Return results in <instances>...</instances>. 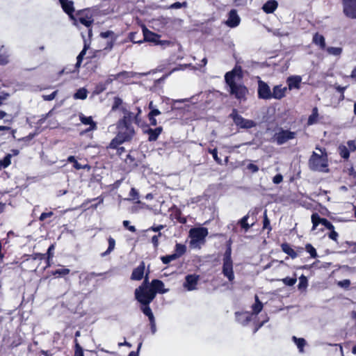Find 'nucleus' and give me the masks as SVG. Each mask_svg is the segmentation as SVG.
Returning <instances> with one entry per match:
<instances>
[{
    "label": "nucleus",
    "mask_w": 356,
    "mask_h": 356,
    "mask_svg": "<svg viewBox=\"0 0 356 356\" xmlns=\"http://www.w3.org/2000/svg\"><path fill=\"white\" fill-rule=\"evenodd\" d=\"M243 78L241 67H235L233 70L226 73L225 79L229 88V92L238 100H245L248 93L247 88L239 82Z\"/></svg>",
    "instance_id": "f257e3e1"
},
{
    "label": "nucleus",
    "mask_w": 356,
    "mask_h": 356,
    "mask_svg": "<svg viewBox=\"0 0 356 356\" xmlns=\"http://www.w3.org/2000/svg\"><path fill=\"white\" fill-rule=\"evenodd\" d=\"M130 119L131 113H129L127 115H124V118L119 122L118 134L117 136L111 140L110 143L111 148H116L119 145L131 140L134 136L135 131L130 124Z\"/></svg>",
    "instance_id": "f03ea898"
},
{
    "label": "nucleus",
    "mask_w": 356,
    "mask_h": 356,
    "mask_svg": "<svg viewBox=\"0 0 356 356\" xmlns=\"http://www.w3.org/2000/svg\"><path fill=\"white\" fill-rule=\"evenodd\" d=\"M309 168L316 171L327 172V158L325 150L316 148L309 161Z\"/></svg>",
    "instance_id": "7ed1b4c3"
},
{
    "label": "nucleus",
    "mask_w": 356,
    "mask_h": 356,
    "mask_svg": "<svg viewBox=\"0 0 356 356\" xmlns=\"http://www.w3.org/2000/svg\"><path fill=\"white\" fill-rule=\"evenodd\" d=\"M208 234V229L206 227H200L191 229L188 234L190 248L192 249H200L205 243L206 237Z\"/></svg>",
    "instance_id": "20e7f679"
},
{
    "label": "nucleus",
    "mask_w": 356,
    "mask_h": 356,
    "mask_svg": "<svg viewBox=\"0 0 356 356\" xmlns=\"http://www.w3.org/2000/svg\"><path fill=\"white\" fill-rule=\"evenodd\" d=\"M136 299L143 305H148L155 298V291L151 288L139 286L135 290Z\"/></svg>",
    "instance_id": "39448f33"
},
{
    "label": "nucleus",
    "mask_w": 356,
    "mask_h": 356,
    "mask_svg": "<svg viewBox=\"0 0 356 356\" xmlns=\"http://www.w3.org/2000/svg\"><path fill=\"white\" fill-rule=\"evenodd\" d=\"M222 273L229 280L232 282L234 279V274L233 271V263L231 258V248H229L223 258Z\"/></svg>",
    "instance_id": "423d86ee"
},
{
    "label": "nucleus",
    "mask_w": 356,
    "mask_h": 356,
    "mask_svg": "<svg viewBox=\"0 0 356 356\" xmlns=\"http://www.w3.org/2000/svg\"><path fill=\"white\" fill-rule=\"evenodd\" d=\"M143 33L144 36L143 41L150 42L161 46H169L171 44L168 40H161L159 35L149 31L145 26H143Z\"/></svg>",
    "instance_id": "0eeeda50"
},
{
    "label": "nucleus",
    "mask_w": 356,
    "mask_h": 356,
    "mask_svg": "<svg viewBox=\"0 0 356 356\" xmlns=\"http://www.w3.org/2000/svg\"><path fill=\"white\" fill-rule=\"evenodd\" d=\"M231 117L232 118L235 124L239 128L250 129L256 125V123L254 121L243 118L242 116L238 115L235 110L232 113Z\"/></svg>",
    "instance_id": "6e6552de"
},
{
    "label": "nucleus",
    "mask_w": 356,
    "mask_h": 356,
    "mask_svg": "<svg viewBox=\"0 0 356 356\" xmlns=\"http://www.w3.org/2000/svg\"><path fill=\"white\" fill-rule=\"evenodd\" d=\"M343 11L348 17L356 19V0H343Z\"/></svg>",
    "instance_id": "1a4fd4ad"
},
{
    "label": "nucleus",
    "mask_w": 356,
    "mask_h": 356,
    "mask_svg": "<svg viewBox=\"0 0 356 356\" xmlns=\"http://www.w3.org/2000/svg\"><path fill=\"white\" fill-rule=\"evenodd\" d=\"M258 95L259 97L261 99H271V91L270 87L265 82L261 81H259Z\"/></svg>",
    "instance_id": "9d476101"
},
{
    "label": "nucleus",
    "mask_w": 356,
    "mask_h": 356,
    "mask_svg": "<svg viewBox=\"0 0 356 356\" xmlns=\"http://www.w3.org/2000/svg\"><path fill=\"white\" fill-rule=\"evenodd\" d=\"M296 134L289 131H281L275 135V140L280 145L295 138Z\"/></svg>",
    "instance_id": "9b49d317"
},
{
    "label": "nucleus",
    "mask_w": 356,
    "mask_h": 356,
    "mask_svg": "<svg viewBox=\"0 0 356 356\" xmlns=\"http://www.w3.org/2000/svg\"><path fill=\"white\" fill-rule=\"evenodd\" d=\"M199 280V276L195 275H188L185 278V282L183 286L187 291H193L196 289V286Z\"/></svg>",
    "instance_id": "f8f14e48"
},
{
    "label": "nucleus",
    "mask_w": 356,
    "mask_h": 356,
    "mask_svg": "<svg viewBox=\"0 0 356 356\" xmlns=\"http://www.w3.org/2000/svg\"><path fill=\"white\" fill-rule=\"evenodd\" d=\"M302 82V78L300 76H289L286 79V83L288 85L287 90H293L296 89L299 90L300 88V85Z\"/></svg>",
    "instance_id": "ddd939ff"
},
{
    "label": "nucleus",
    "mask_w": 356,
    "mask_h": 356,
    "mask_svg": "<svg viewBox=\"0 0 356 356\" xmlns=\"http://www.w3.org/2000/svg\"><path fill=\"white\" fill-rule=\"evenodd\" d=\"M287 92L286 87H282V86H275L273 88V92H271V99H281L284 97H285Z\"/></svg>",
    "instance_id": "4468645a"
},
{
    "label": "nucleus",
    "mask_w": 356,
    "mask_h": 356,
    "mask_svg": "<svg viewBox=\"0 0 356 356\" xmlns=\"http://www.w3.org/2000/svg\"><path fill=\"white\" fill-rule=\"evenodd\" d=\"M240 17L235 10H232L229 13V17L226 24L229 27H236L240 23Z\"/></svg>",
    "instance_id": "2eb2a0df"
},
{
    "label": "nucleus",
    "mask_w": 356,
    "mask_h": 356,
    "mask_svg": "<svg viewBox=\"0 0 356 356\" xmlns=\"http://www.w3.org/2000/svg\"><path fill=\"white\" fill-rule=\"evenodd\" d=\"M151 289H153V291H155V294L156 293H165L168 291V289L164 287L163 282L159 280H153L152 281Z\"/></svg>",
    "instance_id": "dca6fc26"
},
{
    "label": "nucleus",
    "mask_w": 356,
    "mask_h": 356,
    "mask_svg": "<svg viewBox=\"0 0 356 356\" xmlns=\"http://www.w3.org/2000/svg\"><path fill=\"white\" fill-rule=\"evenodd\" d=\"M145 268L144 262H141L140 264L133 270L131 279L133 280H140L143 277Z\"/></svg>",
    "instance_id": "f3484780"
},
{
    "label": "nucleus",
    "mask_w": 356,
    "mask_h": 356,
    "mask_svg": "<svg viewBox=\"0 0 356 356\" xmlns=\"http://www.w3.org/2000/svg\"><path fill=\"white\" fill-rule=\"evenodd\" d=\"M79 119L82 124L90 126L89 128L87 129V131H92L97 129L96 123L93 121L92 117H87L83 114H81L79 115Z\"/></svg>",
    "instance_id": "a211bd4d"
},
{
    "label": "nucleus",
    "mask_w": 356,
    "mask_h": 356,
    "mask_svg": "<svg viewBox=\"0 0 356 356\" xmlns=\"http://www.w3.org/2000/svg\"><path fill=\"white\" fill-rule=\"evenodd\" d=\"M278 3L275 0H269L266 1L262 6L263 10L267 13H273L277 8Z\"/></svg>",
    "instance_id": "6ab92c4d"
},
{
    "label": "nucleus",
    "mask_w": 356,
    "mask_h": 356,
    "mask_svg": "<svg viewBox=\"0 0 356 356\" xmlns=\"http://www.w3.org/2000/svg\"><path fill=\"white\" fill-rule=\"evenodd\" d=\"M162 131V127H159L154 129H148L145 132L149 135L148 139L149 141H155L161 134Z\"/></svg>",
    "instance_id": "aec40b11"
},
{
    "label": "nucleus",
    "mask_w": 356,
    "mask_h": 356,
    "mask_svg": "<svg viewBox=\"0 0 356 356\" xmlns=\"http://www.w3.org/2000/svg\"><path fill=\"white\" fill-rule=\"evenodd\" d=\"M60 1L64 11L72 18V15L74 11L73 2L68 0H60Z\"/></svg>",
    "instance_id": "412c9836"
},
{
    "label": "nucleus",
    "mask_w": 356,
    "mask_h": 356,
    "mask_svg": "<svg viewBox=\"0 0 356 356\" xmlns=\"http://www.w3.org/2000/svg\"><path fill=\"white\" fill-rule=\"evenodd\" d=\"M313 42L322 49L325 48V38L322 35L316 33L313 37Z\"/></svg>",
    "instance_id": "4be33fe9"
},
{
    "label": "nucleus",
    "mask_w": 356,
    "mask_h": 356,
    "mask_svg": "<svg viewBox=\"0 0 356 356\" xmlns=\"http://www.w3.org/2000/svg\"><path fill=\"white\" fill-rule=\"evenodd\" d=\"M255 302L252 306V313L254 314H259L263 309V304L262 302L259 300V298L257 296H255L254 297Z\"/></svg>",
    "instance_id": "5701e85b"
},
{
    "label": "nucleus",
    "mask_w": 356,
    "mask_h": 356,
    "mask_svg": "<svg viewBox=\"0 0 356 356\" xmlns=\"http://www.w3.org/2000/svg\"><path fill=\"white\" fill-rule=\"evenodd\" d=\"M318 118V111L316 107L314 108L312 114L309 116L307 120L308 125H312L317 122Z\"/></svg>",
    "instance_id": "b1692460"
},
{
    "label": "nucleus",
    "mask_w": 356,
    "mask_h": 356,
    "mask_svg": "<svg viewBox=\"0 0 356 356\" xmlns=\"http://www.w3.org/2000/svg\"><path fill=\"white\" fill-rule=\"evenodd\" d=\"M186 247L185 245L181 244V243H177L175 245V255H176V257L178 258V257H181V255H183L186 252Z\"/></svg>",
    "instance_id": "393cba45"
},
{
    "label": "nucleus",
    "mask_w": 356,
    "mask_h": 356,
    "mask_svg": "<svg viewBox=\"0 0 356 356\" xmlns=\"http://www.w3.org/2000/svg\"><path fill=\"white\" fill-rule=\"evenodd\" d=\"M292 339L299 348L300 352L302 353L303 348L306 344L305 340L303 338H297L296 337H293Z\"/></svg>",
    "instance_id": "a878e982"
},
{
    "label": "nucleus",
    "mask_w": 356,
    "mask_h": 356,
    "mask_svg": "<svg viewBox=\"0 0 356 356\" xmlns=\"http://www.w3.org/2000/svg\"><path fill=\"white\" fill-rule=\"evenodd\" d=\"M282 250L291 256L292 258H296L297 257V253L287 244L282 245Z\"/></svg>",
    "instance_id": "bb28decb"
},
{
    "label": "nucleus",
    "mask_w": 356,
    "mask_h": 356,
    "mask_svg": "<svg viewBox=\"0 0 356 356\" xmlns=\"http://www.w3.org/2000/svg\"><path fill=\"white\" fill-rule=\"evenodd\" d=\"M142 311L144 314L148 316L151 323H153L154 321V317L150 307L148 305H144L142 307Z\"/></svg>",
    "instance_id": "cd10ccee"
},
{
    "label": "nucleus",
    "mask_w": 356,
    "mask_h": 356,
    "mask_svg": "<svg viewBox=\"0 0 356 356\" xmlns=\"http://www.w3.org/2000/svg\"><path fill=\"white\" fill-rule=\"evenodd\" d=\"M323 218H321L317 213H314L312 216V222L313 224L312 229H316V227L321 223Z\"/></svg>",
    "instance_id": "c85d7f7f"
},
{
    "label": "nucleus",
    "mask_w": 356,
    "mask_h": 356,
    "mask_svg": "<svg viewBox=\"0 0 356 356\" xmlns=\"http://www.w3.org/2000/svg\"><path fill=\"white\" fill-rule=\"evenodd\" d=\"M87 95V90L85 88H81L74 94V97L75 99H85Z\"/></svg>",
    "instance_id": "c756f323"
},
{
    "label": "nucleus",
    "mask_w": 356,
    "mask_h": 356,
    "mask_svg": "<svg viewBox=\"0 0 356 356\" xmlns=\"http://www.w3.org/2000/svg\"><path fill=\"white\" fill-rule=\"evenodd\" d=\"M327 51L330 55L338 56L342 53V48L331 47L327 48Z\"/></svg>",
    "instance_id": "7c9ffc66"
},
{
    "label": "nucleus",
    "mask_w": 356,
    "mask_h": 356,
    "mask_svg": "<svg viewBox=\"0 0 356 356\" xmlns=\"http://www.w3.org/2000/svg\"><path fill=\"white\" fill-rule=\"evenodd\" d=\"M11 154H7L3 160L0 161V169L8 167L11 163Z\"/></svg>",
    "instance_id": "2f4dec72"
},
{
    "label": "nucleus",
    "mask_w": 356,
    "mask_h": 356,
    "mask_svg": "<svg viewBox=\"0 0 356 356\" xmlns=\"http://www.w3.org/2000/svg\"><path fill=\"white\" fill-rule=\"evenodd\" d=\"M306 251L310 254V256L313 258L317 257L318 254L316 249L309 243L305 245Z\"/></svg>",
    "instance_id": "473e14b6"
},
{
    "label": "nucleus",
    "mask_w": 356,
    "mask_h": 356,
    "mask_svg": "<svg viewBox=\"0 0 356 356\" xmlns=\"http://www.w3.org/2000/svg\"><path fill=\"white\" fill-rule=\"evenodd\" d=\"M249 216L247 215V216H245L243 218H242L241 219V220L239 221V223L241 225V226L242 227V228H243L245 231H247L253 224H252L251 225H250L248 223V219Z\"/></svg>",
    "instance_id": "72a5a7b5"
},
{
    "label": "nucleus",
    "mask_w": 356,
    "mask_h": 356,
    "mask_svg": "<svg viewBox=\"0 0 356 356\" xmlns=\"http://www.w3.org/2000/svg\"><path fill=\"white\" fill-rule=\"evenodd\" d=\"M79 21L80 22V23L85 25L86 26H90L92 22V18L88 16H86V17L81 16L79 18Z\"/></svg>",
    "instance_id": "f704fd0d"
},
{
    "label": "nucleus",
    "mask_w": 356,
    "mask_h": 356,
    "mask_svg": "<svg viewBox=\"0 0 356 356\" xmlns=\"http://www.w3.org/2000/svg\"><path fill=\"white\" fill-rule=\"evenodd\" d=\"M13 118L14 117L12 115L8 114L5 111L0 110V119L6 118L4 121L10 122L13 121Z\"/></svg>",
    "instance_id": "c9c22d12"
},
{
    "label": "nucleus",
    "mask_w": 356,
    "mask_h": 356,
    "mask_svg": "<svg viewBox=\"0 0 356 356\" xmlns=\"http://www.w3.org/2000/svg\"><path fill=\"white\" fill-rule=\"evenodd\" d=\"M339 153L340 155L344 158L348 159L349 156V150H348L347 147L346 146H340L339 148Z\"/></svg>",
    "instance_id": "e433bc0d"
},
{
    "label": "nucleus",
    "mask_w": 356,
    "mask_h": 356,
    "mask_svg": "<svg viewBox=\"0 0 356 356\" xmlns=\"http://www.w3.org/2000/svg\"><path fill=\"white\" fill-rule=\"evenodd\" d=\"M86 47L85 46L83 49L80 52V54L78 55L76 59H77V62H76V67H79L82 62V60H83V58L84 56V55L86 54Z\"/></svg>",
    "instance_id": "4c0bfd02"
},
{
    "label": "nucleus",
    "mask_w": 356,
    "mask_h": 356,
    "mask_svg": "<svg viewBox=\"0 0 356 356\" xmlns=\"http://www.w3.org/2000/svg\"><path fill=\"white\" fill-rule=\"evenodd\" d=\"M296 278L285 277L282 280V282L287 286H293L296 283Z\"/></svg>",
    "instance_id": "58836bf2"
},
{
    "label": "nucleus",
    "mask_w": 356,
    "mask_h": 356,
    "mask_svg": "<svg viewBox=\"0 0 356 356\" xmlns=\"http://www.w3.org/2000/svg\"><path fill=\"white\" fill-rule=\"evenodd\" d=\"M300 282L298 287L299 289H305L307 286V277L304 275H301L299 278Z\"/></svg>",
    "instance_id": "ea45409f"
},
{
    "label": "nucleus",
    "mask_w": 356,
    "mask_h": 356,
    "mask_svg": "<svg viewBox=\"0 0 356 356\" xmlns=\"http://www.w3.org/2000/svg\"><path fill=\"white\" fill-rule=\"evenodd\" d=\"M177 258V257H176V255H175V254H172L171 255L162 257L161 260L164 264H166L170 263L171 261L176 259Z\"/></svg>",
    "instance_id": "a19ab883"
},
{
    "label": "nucleus",
    "mask_w": 356,
    "mask_h": 356,
    "mask_svg": "<svg viewBox=\"0 0 356 356\" xmlns=\"http://www.w3.org/2000/svg\"><path fill=\"white\" fill-rule=\"evenodd\" d=\"M115 245V240L112 238H108V248L107 251L104 254L110 253L114 249Z\"/></svg>",
    "instance_id": "79ce46f5"
},
{
    "label": "nucleus",
    "mask_w": 356,
    "mask_h": 356,
    "mask_svg": "<svg viewBox=\"0 0 356 356\" xmlns=\"http://www.w3.org/2000/svg\"><path fill=\"white\" fill-rule=\"evenodd\" d=\"M35 134H30L26 137L18 139L19 142H24L26 145L34 138Z\"/></svg>",
    "instance_id": "37998d69"
},
{
    "label": "nucleus",
    "mask_w": 356,
    "mask_h": 356,
    "mask_svg": "<svg viewBox=\"0 0 356 356\" xmlns=\"http://www.w3.org/2000/svg\"><path fill=\"white\" fill-rule=\"evenodd\" d=\"M321 225H324L327 229L330 230H332L334 229V226L332 224H331L327 219L323 218V220H321Z\"/></svg>",
    "instance_id": "c03bdc74"
},
{
    "label": "nucleus",
    "mask_w": 356,
    "mask_h": 356,
    "mask_svg": "<svg viewBox=\"0 0 356 356\" xmlns=\"http://www.w3.org/2000/svg\"><path fill=\"white\" fill-rule=\"evenodd\" d=\"M70 273V270L68 268H61L56 270L54 272V275H67Z\"/></svg>",
    "instance_id": "a18cd8bd"
},
{
    "label": "nucleus",
    "mask_w": 356,
    "mask_h": 356,
    "mask_svg": "<svg viewBox=\"0 0 356 356\" xmlns=\"http://www.w3.org/2000/svg\"><path fill=\"white\" fill-rule=\"evenodd\" d=\"M1 51V50H0ZM8 61V56L5 54L0 52V64H5L7 63Z\"/></svg>",
    "instance_id": "49530a36"
},
{
    "label": "nucleus",
    "mask_w": 356,
    "mask_h": 356,
    "mask_svg": "<svg viewBox=\"0 0 356 356\" xmlns=\"http://www.w3.org/2000/svg\"><path fill=\"white\" fill-rule=\"evenodd\" d=\"M337 284L341 287L348 288L350 284V282L349 280H343L338 282Z\"/></svg>",
    "instance_id": "de8ad7c7"
},
{
    "label": "nucleus",
    "mask_w": 356,
    "mask_h": 356,
    "mask_svg": "<svg viewBox=\"0 0 356 356\" xmlns=\"http://www.w3.org/2000/svg\"><path fill=\"white\" fill-rule=\"evenodd\" d=\"M283 181V177L282 175L280 174H278V175H276L273 178V181L274 184H278L280 183H281L282 181Z\"/></svg>",
    "instance_id": "09e8293b"
},
{
    "label": "nucleus",
    "mask_w": 356,
    "mask_h": 356,
    "mask_svg": "<svg viewBox=\"0 0 356 356\" xmlns=\"http://www.w3.org/2000/svg\"><path fill=\"white\" fill-rule=\"evenodd\" d=\"M209 152L212 154V156L216 161H217L219 163L221 162V160L218 156L216 149H209Z\"/></svg>",
    "instance_id": "8fccbe9b"
},
{
    "label": "nucleus",
    "mask_w": 356,
    "mask_h": 356,
    "mask_svg": "<svg viewBox=\"0 0 356 356\" xmlns=\"http://www.w3.org/2000/svg\"><path fill=\"white\" fill-rule=\"evenodd\" d=\"M56 93H57V92L54 91L52 93H51L50 95H43L42 97L46 101H51L56 97Z\"/></svg>",
    "instance_id": "3c124183"
},
{
    "label": "nucleus",
    "mask_w": 356,
    "mask_h": 356,
    "mask_svg": "<svg viewBox=\"0 0 356 356\" xmlns=\"http://www.w3.org/2000/svg\"><path fill=\"white\" fill-rule=\"evenodd\" d=\"M129 195L133 200H136L138 198V193L134 188L131 189Z\"/></svg>",
    "instance_id": "603ef678"
},
{
    "label": "nucleus",
    "mask_w": 356,
    "mask_h": 356,
    "mask_svg": "<svg viewBox=\"0 0 356 356\" xmlns=\"http://www.w3.org/2000/svg\"><path fill=\"white\" fill-rule=\"evenodd\" d=\"M335 88L337 91H339V92L341 93V97L340 99H344V95H343V92L344 90H346V86H344V87H342L341 86H335Z\"/></svg>",
    "instance_id": "864d4df0"
},
{
    "label": "nucleus",
    "mask_w": 356,
    "mask_h": 356,
    "mask_svg": "<svg viewBox=\"0 0 356 356\" xmlns=\"http://www.w3.org/2000/svg\"><path fill=\"white\" fill-rule=\"evenodd\" d=\"M330 231H331V232L329 234L330 238H331L332 240H333L334 241H337V238H338V233L337 232H335L334 230V229Z\"/></svg>",
    "instance_id": "5fc2aeb1"
},
{
    "label": "nucleus",
    "mask_w": 356,
    "mask_h": 356,
    "mask_svg": "<svg viewBox=\"0 0 356 356\" xmlns=\"http://www.w3.org/2000/svg\"><path fill=\"white\" fill-rule=\"evenodd\" d=\"M75 356H84L83 350L79 344L76 345Z\"/></svg>",
    "instance_id": "6e6d98bb"
},
{
    "label": "nucleus",
    "mask_w": 356,
    "mask_h": 356,
    "mask_svg": "<svg viewBox=\"0 0 356 356\" xmlns=\"http://www.w3.org/2000/svg\"><path fill=\"white\" fill-rule=\"evenodd\" d=\"M129 221L128 220H124L123 225L125 227H127L129 231L134 232H136V228L134 226H129Z\"/></svg>",
    "instance_id": "4d7b16f0"
},
{
    "label": "nucleus",
    "mask_w": 356,
    "mask_h": 356,
    "mask_svg": "<svg viewBox=\"0 0 356 356\" xmlns=\"http://www.w3.org/2000/svg\"><path fill=\"white\" fill-rule=\"evenodd\" d=\"M8 94H1L0 95V106L5 104L6 101L7 100L8 97Z\"/></svg>",
    "instance_id": "13d9d810"
},
{
    "label": "nucleus",
    "mask_w": 356,
    "mask_h": 356,
    "mask_svg": "<svg viewBox=\"0 0 356 356\" xmlns=\"http://www.w3.org/2000/svg\"><path fill=\"white\" fill-rule=\"evenodd\" d=\"M161 235V233H159V234L158 236H154L152 238V243L154 244V246L155 248H157L158 245H159V237Z\"/></svg>",
    "instance_id": "bf43d9fd"
},
{
    "label": "nucleus",
    "mask_w": 356,
    "mask_h": 356,
    "mask_svg": "<svg viewBox=\"0 0 356 356\" xmlns=\"http://www.w3.org/2000/svg\"><path fill=\"white\" fill-rule=\"evenodd\" d=\"M52 216H53V212H51V211L47 212V213H42L40 215V220L42 221L44 219H46L47 218L51 217Z\"/></svg>",
    "instance_id": "052dcab7"
},
{
    "label": "nucleus",
    "mask_w": 356,
    "mask_h": 356,
    "mask_svg": "<svg viewBox=\"0 0 356 356\" xmlns=\"http://www.w3.org/2000/svg\"><path fill=\"white\" fill-rule=\"evenodd\" d=\"M164 226L162 225H157V226H152L148 230H152L154 232H160L162 229H163Z\"/></svg>",
    "instance_id": "680f3d73"
},
{
    "label": "nucleus",
    "mask_w": 356,
    "mask_h": 356,
    "mask_svg": "<svg viewBox=\"0 0 356 356\" xmlns=\"http://www.w3.org/2000/svg\"><path fill=\"white\" fill-rule=\"evenodd\" d=\"M160 114H161V112L159 110H158L156 108H152V110L148 114V116H152V117L155 118V116L159 115Z\"/></svg>",
    "instance_id": "e2e57ef3"
},
{
    "label": "nucleus",
    "mask_w": 356,
    "mask_h": 356,
    "mask_svg": "<svg viewBox=\"0 0 356 356\" xmlns=\"http://www.w3.org/2000/svg\"><path fill=\"white\" fill-rule=\"evenodd\" d=\"M350 178L352 180V183L353 184H356V172H355L353 170H351L350 172Z\"/></svg>",
    "instance_id": "0e129e2a"
},
{
    "label": "nucleus",
    "mask_w": 356,
    "mask_h": 356,
    "mask_svg": "<svg viewBox=\"0 0 356 356\" xmlns=\"http://www.w3.org/2000/svg\"><path fill=\"white\" fill-rule=\"evenodd\" d=\"M129 35L130 40L134 43H141L143 42V40H136V37H135L136 35V33H131Z\"/></svg>",
    "instance_id": "69168bd1"
},
{
    "label": "nucleus",
    "mask_w": 356,
    "mask_h": 356,
    "mask_svg": "<svg viewBox=\"0 0 356 356\" xmlns=\"http://www.w3.org/2000/svg\"><path fill=\"white\" fill-rule=\"evenodd\" d=\"M74 167L76 170H81V169L88 168V166L87 165H82L80 163H79L76 161L74 163Z\"/></svg>",
    "instance_id": "338daca9"
},
{
    "label": "nucleus",
    "mask_w": 356,
    "mask_h": 356,
    "mask_svg": "<svg viewBox=\"0 0 356 356\" xmlns=\"http://www.w3.org/2000/svg\"><path fill=\"white\" fill-rule=\"evenodd\" d=\"M248 168L250 170L253 172H256L258 171L259 168L254 164L250 163L248 165Z\"/></svg>",
    "instance_id": "774afa93"
}]
</instances>
